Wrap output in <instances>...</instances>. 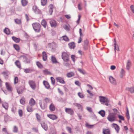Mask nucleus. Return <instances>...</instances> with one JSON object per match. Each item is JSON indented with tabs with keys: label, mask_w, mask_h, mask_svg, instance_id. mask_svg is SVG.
Returning a JSON list of instances; mask_svg holds the SVG:
<instances>
[{
	"label": "nucleus",
	"mask_w": 134,
	"mask_h": 134,
	"mask_svg": "<svg viewBox=\"0 0 134 134\" xmlns=\"http://www.w3.org/2000/svg\"><path fill=\"white\" fill-rule=\"evenodd\" d=\"M39 104L41 108L42 109H44L47 107V105L45 104L44 102L43 101L40 102Z\"/></svg>",
	"instance_id": "nucleus-12"
},
{
	"label": "nucleus",
	"mask_w": 134,
	"mask_h": 134,
	"mask_svg": "<svg viewBox=\"0 0 134 134\" xmlns=\"http://www.w3.org/2000/svg\"><path fill=\"white\" fill-rule=\"evenodd\" d=\"M131 10L132 12L134 14V6L131 5L130 6Z\"/></svg>",
	"instance_id": "nucleus-64"
},
{
	"label": "nucleus",
	"mask_w": 134,
	"mask_h": 134,
	"mask_svg": "<svg viewBox=\"0 0 134 134\" xmlns=\"http://www.w3.org/2000/svg\"><path fill=\"white\" fill-rule=\"evenodd\" d=\"M36 117L37 118V120L39 121H40L41 120V117L40 115L38 113L36 114Z\"/></svg>",
	"instance_id": "nucleus-53"
},
{
	"label": "nucleus",
	"mask_w": 134,
	"mask_h": 134,
	"mask_svg": "<svg viewBox=\"0 0 134 134\" xmlns=\"http://www.w3.org/2000/svg\"><path fill=\"white\" fill-rule=\"evenodd\" d=\"M125 71L124 70L122 69H121L120 71V73L121 75H122V76H123L124 75H125Z\"/></svg>",
	"instance_id": "nucleus-56"
},
{
	"label": "nucleus",
	"mask_w": 134,
	"mask_h": 134,
	"mask_svg": "<svg viewBox=\"0 0 134 134\" xmlns=\"http://www.w3.org/2000/svg\"><path fill=\"white\" fill-rule=\"evenodd\" d=\"M66 75L68 77H70L74 76L75 75V74L73 72H70L67 73Z\"/></svg>",
	"instance_id": "nucleus-23"
},
{
	"label": "nucleus",
	"mask_w": 134,
	"mask_h": 134,
	"mask_svg": "<svg viewBox=\"0 0 134 134\" xmlns=\"http://www.w3.org/2000/svg\"><path fill=\"white\" fill-rule=\"evenodd\" d=\"M32 26L35 32H38L40 31L41 25L39 23H34L32 24Z\"/></svg>",
	"instance_id": "nucleus-1"
},
{
	"label": "nucleus",
	"mask_w": 134,
	"mask_h": 134,
	"mask_svg": "<svg viewBox=\"0 0 134 134\" xmlns=\"http://www.w3.org/2000/svg\"><path fill=\"white\" fill-rule=\"evenodd\" d=\"M21 2L22 5L24 6H26L28 3V2L26 0H21Z\"/></svg>",
	"instance_id": "nucleus-31"
},
{
	"label": "nucleus",
	"mask_w": 134,
	"mask_h": 134,
	"mask_svg": "<svg viewBox=\"0 0 134 134\" xmlns=\"http://www.w3.org/2000/svg\"><path fill=\"white\" fill-rule=\"evenodd\" d=\"M49 23L52 27H55L58 26V24L56 21L54 20H51L49 21Z\"/></svg>",
	"instance_id": "nucleus-7"
},
{
	"label": "nucleus",
	"mask_w": 134,
	"mask_h": 134,
	"mask_svg": "<svg viewBox=\"0 0 134 134\" xmlns=\"http://www.w3.org/2000/svg\"><path fill=\"white\" fill-rule=\"evenodd\" d=\"M41 4L43 6L47 4V0H41Z\"/></svg>",
	"instance_id": "nucleus-44"
},
{
	"label": "nucleus",
	"mask_w": 134,
	"mask_h": 134,
	"mask_svg": "<svg viewBox=\"0 0 134 134\" xmlns=\"http://www.w3.org/2000/svg\"><path fill=\"white\" fill-rule=\"evenodd\" d=\"M2 106L5 109L7 110L8 107V103L4 102L2 104Z\"/></svg>",
	"instance_id": "nucleus-24"
},
{
	"label": "nucleus",
	"mask_w": 134,
	"mask_h": 134,
	"mask_svg": "<svg viewBox=\"0 0 134 134\" xmlns=\"http://www.w3.org/2000/svg\"><path fill=\"white\" fill-rule=\"evenodd\" d=\"M88 47V45H84L83 48L84 50H87Z\"/></svg>",
	"instance_id": "nucleus-57"
},
{
	"label": "nucleus",
	"mask_w": 134,
	"mask_h": 134,
	"mask_svg": "<svg viewBox=\"0 0 134 134\" xmlns=\"http://www.w3.org/2000/svg\"><path fill=\"white\" fill-rule=\"evenodd\" d=\"M65 111L67 113L71 115L74 114V111L71 108H65Z\"/></svg>",
	"instance_id": "nucleus-9"
},
{
	"label": "nucleus",
	"mask_w": 134,
	"mask_h": 134,
	"mask_svg": "<svg viewBox=\"0 0 134 134\" xmlns=\"http://www.w3.org/2000/svg\"><path fill=\"white\" fill-rule=\"evenodd\" d=\"M18 129L16 126H15L13 128V132L14 133H17L18 132Z\"/></svg>",
	"instance_id": "nucleus-49"
},
{
	"label": "nucleus",
	"mask_w": 134,
	"mask_h": 134,
	"mask_svg": "<svg viewBox=\"0 0 134 134\" xmlns=\"http://www.w3.org/2000/svg\"><path fill=\"white\" fill-rule=\"evenodd\" d=\"M20 59L23 62L26 63H29L30 62V60L29 58H27L25 56H21L20 57Z\"/></svg>",
	"instance_id": "nucleus-6"
},
{
	"label": "nucleus",
	"mask_w": 134,
	"mask_h": 134,
	"mask_svg": "<svg viewBox=\"0 0 134 134\" xmlns=\"http://www.w3.org/2000/svg\"><path fill=\"white\" fill-rule=\"evenodd\" d=\"M16 66L20 69L21 68V65L20 62L19 60H16L15 63Z\"/></svg>",
	"instance_id": "nucleus-26"
},
{
	"label": "nucleus",
	"mask_w": 134,
	"mask_h": 134,
	"mask_svg": "<svg viewBox=\"0 0 134 134\" xmlns=\"http://www.w3.org/2000/svg\"><path fill=\"white\" fill-rule=\"evenodd\" d=\"M43 84L46 88L49 89L50 88V86L49 85L47 81H44Z\"/></svg>",
	"instance_id": "nucleus-29"
},
{
	"label": "nucleus",
	"mask_w": 134,
	"mask_h": 134,
	"mask_svg": "<svg viewBox=\"0 0 134 134\" xmlns=\"http://www.w3.org/2000/svg\"><path fill=\"white\" fill-rule=\"evenodd\" d=\"M118 118L121 120L124 121V117L121 115H118Z\"/></svg>",
	"instance_id": "nucleus-55"
},
{
	"label": "nucleus",
	"mask_w": 134,
	"mask_h": 134,
	"mask_svg": "<svg viewBox=\"0 0 134 134\" xmlns=\"http://www.w3.org/2000/svg\"><path fill=\"white\" fill-rule=\"evenodd\" d=\"M99 97L100 98L99 100L100 102L104 103L106 105H108V103L109 102V100L107 98L103 96H100Z\"/></svg>",
	"instance_id": "nucleus-5"
},
{
	"label": "nucleus",
	"mask_w": 134,
	"mask_h": 134,
	"mask_svg": "<svg viewBox=\"0 0 134 134\" xmlns=\"http://www.w3.org/2000/svg\"><path fill=\"white\" fill-rule=\"evenodd\" d=\"M56 79L58 82H59L61 83L64 84L65 83L63 78L58 77L56 78Z\"/></svg>",
	"instance_id": "nucleus-13"
},
{
	"label": "nucleus",
	"mask_w": 134,
	"mask_h": 134,
	"mask_svg": "<svg viewBox=\"0 0 134 134\" xmlns=\"http://www.w3.org/2000/svg\"><path fill=\"white\" fill-rule=\"evenodd\" d=\"M79 31V34L80 35V37H79V39H78V43H79L81 42L82 39L81 38V37L83 36V35L82 34V30L81 29H80Z\"/></svg>",
	"instance_id": "nucleus-14"
},
{
	"label": "nucleus",
	"mask_w": 134,
	"mask_h": 134,
	"mask_svg": "<svg viewBox=\"0 0 134 134\" xmlns=\"http://www.w3.org/2000/svg\"><path fill=\"white\" fill-rule=\"evenodd\" d=\"M31 88L33 90H35L36 87V85L35 81L32 80H30L28 82Z\"/></svg>",
	"instance_id": "nucleus-4"
},
{
	"label": "nucleus",
	"mask_w": 134,
	"mask_h": 134,
	"mask_svg": "<svg viewBox=\"0 0 134 134\" xmlns=\"http://www.w3.org/2000/svg\"><path fill=\"white\" fill-rule=\"evenodd\" d=\"M82 4L81 3L79 4L78 5V8L80 10H81L82 9V8L81 7Z\"/></svg>",
	"instance_id": "nucleus-59"
},
{
	"label": "nucleus",
	"mask_w": 134,
	"mask_h": 134,
	"mask_svg": "<svg viewBox=\"0 0 134 134\" xmlns=\"http://www.w3.org/2000/svg\"><path fill=\"white\" fill-rule=\"evenodd\" d=\"M43 72L44 73L45 75H49L51 74V72L46 69H45V70H43Z\"/></svg>",
	"instance_id": "nucleus-43"
},
{
	"label": "nucleus",
	"mask_w": 134,
	"mask_h": 134,
	"mask_svg": "<svg viewBox=\"0 0 134 134\" xmlns=\"http://www.w3.org/2000/svg\"><path fill=\"white\" fill-rule=\"evenodd\" d=\"M41 24L42 26L44 28H46L47 26V22L45 20L43 19L41 21Z\"/></svg>",
	"instance_id": "nucleus-21"
},
{
	"label": "nucleus",
	"mask_w": 134,
	"mask_h": 134,
	"mask_svg": "<svg viewBox=\"0 0 134 134\" xmlns=\"http://www.w3.org/2000/svg\"><path fill=\"white\" fill-rule=\"evenodd\" d=\"M66 129L67 131L69 132L70 133H71V128L69 127H66Z\"/></svg>",
	"instance_id": "nucleus-58"
},
{
	"label": "nucleus",
	"mask_w": 134,
	"mask_h": 134,
	"mask_svg": "<svg viewBox=\"0 0 134 134\" xmlns=\"http://www.w3.org/2000/svg\"><path fill=\"white\" fill-rule=\"evenodd\" d=\"M18 82V78L17 77H15L14 79V84H16Z\"/></svg>",
	"instance_id": "nucleus-52"
},
{
	"label": "nucleus",
	"mask_w": 134,
	"mask_h": 134,
	"mask_svg": "<svg viewBox=\"0 0 134 134\" xmlns=\"http://www.w3.org/2000/svg\"><path fill=\"white\" fill-rule=\"evenodd\" d=\"M13 40L16 43H19L20 41V39L18 38H17L15 36H13L12 37Z\"/></svg>",
	"instance_id": "nucleus-22"
},
{
	"label": "nucleus",
	"mask_w": 134,
	"mask_h": 134,
	"mask_svg": "<svg viewBox=\"0 0 134 134\" xmlns=\"http://www.w3.org/2000/svg\"><path fill=\"white\" fill-rule=\"evenodd\" d=\"M126 90L130 91L131 93H134V87H133L131 88H127Z\"/></svg>",
	"instance_id": "nucleus-30"
},
{
	"label": "nucleus",
	"mask_w": 134,
	"mask_h": 134,
	"mask_svg": "<svg viewBox=\"0 0 134 134\" xmlns=\"http://www.w3.org/2000/svg\"><path fill=\"white\" fill-rule=\"evenodd\" d=\"M61 39L62 40L65 41H68L69 40L68 37L66 36H63L61 38Z\"/></svg>",
	"instance_id": "nucleus-40"
},
{
	"label": "nucleus",
	"mask_w": 134,
	"mask_h": 134,
	"mask_svg": "<svg viewBox=\"0 0 134 134\" xmlns=\"http://www.w3.org/2000/svg\"><path fill=\"white\" fill-rule=\"evenodd\" d=\"M5 86L7 89L8 91L11 92L12 90V88L11 86L8 82L5 83Z\"/></svg>",
	"instance_id": "nucleus-11"
},
{
	"label": "nucleus",
	"mask_w": 134,
	"mask_h": 134,
	"mask_svg": "<svg viewBox=\"0 0 134 134\" xmlns=\"http://www.w3.org/2000/svg\"><path fill=\"white\" fill-rule=\"evenodd\" d=\"M78 71L80 72L83 75H85L87 74V73L84 70H82L81 69H78Z\"/></svg>",
	"instance_id": "nucleus-41"
},
{
	"label": "nucleus",
	"mask_w": 134,
	"mask_h": 134,
	"mask_svg": "<svg viewBox=\"0 0 134 134\" xmlns=\"http://www.w3.org/2000/svg\"><path fill=\"white\" fill-rule=\"evenodd\" d=\"M13 47L17 51H19L20 50L19 46L17 44H14L13 45Z\"/></svg>",
	"instance_id": "nucleus-34"
},
{
	"label": "nucleus",
	"mask_w": 134,
	"mask_h": 134,
	"mask_svg": "<svg viewBox=\"0 0 134 134\" xmlns=\"http://www.w3.org/2000/svg\"><path fill=\"white\" fill-rule=\"evenodd\" d=\"M109 81L112 84L115 85L116 84V80L112 76H110L109 77Z\"/></svg>",
	"instance_id": "nucleus-8"
},
{
	"label": "nucleus",
	"mask_w": 134,
	"mask_h": 134,
	"mask_svg": "<svg viewBox=\"0 0 134 134\" xmlns=\"http://www.w3.org/2000/svg\"><path fill=\"white\" fill-rule=\"evenodd\" d=\"M49 12L50 14L51 15L53 11V5L50 4L49 5Z\"/></svg>",
	"instance_id": "nucleus-28"
},
{
	"label": "nucleus",
	"mask_w": 134,
	"mask_h": 134,
	"mask_svg": "<svg viewBox=\"0 0 134 134\" xmlns=\"http://www.w3.org/2000/svg\"><path fill=\"white\" fill-rule=\"evenodd\" d=\"M75 83L76 85L79 86H80L81 84L79 81H76L75 82Z\"/></svg>",
	"instance_id": "nucleus-62"
},
{
	"label": "nucleus",
	"mask_w": 134,
	"mask_h": 134,
	"mask_svg": "<svg viewBox=\"0 0 134 134\" xmlns=\"http://www.w3.org/2000/svg\"><path fill=\"white\" fill-rule=\"evenodd\" d=\"M73 105L77 107H78V109H81L82 108V106L81 105L79 104L76 103H73Z\"/></svg>",
	"instance_id": "nucleus-27"
},
{
	"label": "nucleus",
	"mask_w": 134,
	"mask_h": 134,
	"mask_svg": "<svg viewBox=\"0 0 134 134\" xmlns=\"http://www.w3.org/2000/svg\"><path fill=\"white\" fill-rule=\"evenodd\" d=\"M32 9L36 13H37L39 11V9L37 8V6L34 5Z\"/></svg>",
	"instance_id": "nucleus-33"
},
{
	"label": "nucleus",
	"mask_w": 134,
	"mask_h": 134,
	"mask_svg": "<svg viewBox=\"0 0 134 134\" xmlns=\"http://www.w3.org/2000/svg\"><path fill=\"white\" fill-rule=\"evenodd\" d=\"M19 115L20 117L22 116L23 114V110L21 109H19L18 111Z\"/></svg>",
	"instance_id": "nucleus-50"
},
{
	"label": "nucleus",
	"mask_w": 134,
	"mask_h": 134,
	"mask_svg": "<svg viewBox=\"0 0 134 134\" xmlns=\"http://www.w3.org/2000/svg\"><path fill=\"white\" fill-rule=\"evenodd\" d=\"M87 91L89 94L91 96H94L93 94L92 93L90 90H88Z\"/></svg>",
	"instance_id": "nucleus-60"
},
{
	"label": "nucleus",
	"mask_w": 134,
	"mask_h": 134,
	"mask_svg": "<svg viewBox=\"0 0 134 134\" xmlns=\"http://www.w3.org/2000/svg\"><path fill=\"white\" fill-rule=\"evenodd\" d=\"M4 32L6 34L9 35L10 34V31L9 29L8 28H6L4 30Z\"/></svg>",
	"instance_id": "nucleus-32"
},
{
	"label": "nucleus",
	"mask_w": 134,
	"mask_h": 134,
	"mask_svg": "<svg viewBox=\"0 0 134 134\" xmlns=\"http://www.w3.org/2000/svg\"><path fill=\"white\" fill-rule=\"evenodd\" d=\"M36 64L37 66L40 68H42L43 67V66L39 62H36Z\"/></svg>",
	"instance_id": "nucleus-48"
},
{
	"label": "nucleus",
	"mask_w": 134,
	"mask_h": 134,
	"mask_svg": "<svg viewBox=\"0 0 134 134\" xmlns=\"http://www.w3.org/2000/svg\"><path fill=\"white\" fill-rule=\"evenodd\" d=\"M20 102L22 104H25V98L24 97H22L20 100Z\"/></svg>",
	"instance_id": "nucleus-37"
},
{
	"label": "nucleus",
	"mask_w": 134,
	"mask_h": 134,
	"mask_svg": "<svg viewBox=\"0 0 134 134\" xmlns=\"http://www.w3.org/2000/svg\"><path fill=\"white\" fill-rule=\"evenodd\" d=\"M35 102L33 98H31L30 100L29 104L31 106H33L35 104Z\"/></svg>",
	"instance_id": "nucleus-25"
},
{
	"label": "nucleus",
	"mask_w": 134,
	"mask_h": 134,
	"mask_svg": "<svg viewBox=\"0 0 134 134\" xmlns=\"http://www.w3.org/2000/svg\"><path fill=\"white\" fill-rule=\"evenodd\" d=\"M62 57L64 61L65 62H67L69 60V56L66 52H64L62 53Z\"/></svg>",
	"instance_id": "nucleus-3"
},
{
	"label": "nucleus",
	"mask_w": 134,
	"mask_h": 134,
	"mask_svg": "<svg viewBox=\"0 0 134 134\" xmlns=\"http://www.w3.org/2000/svg\"><path fill=\"white\" fill-rule=\"evenodd\" d=\"M42 127L46 131H47L48 129V127L46 124H44L42 125Z\"/></svg>",
	"instance_id": "nucleus-51"
},
{
	"label": "nucleus",
	"mask_w": 134,
	"mask_h": 134,
	"mask_svg": "<svg viewBox=\"0 0 134 134\" xmlns=\"http://www.w3.org/2000/svg\"><path fill=\"white\" fill-rule=\"evenodd\" d=\"M43 59L44 61H46L47 59V56L46 52L44 51L42 52Z\"/></svg>",
	"instance_id": "nucleus-17"
},
{
	"label": "nucleus",
	"mask_w": 134,
	"mask_h": 134,
	"mask_svg": "<svg viewBox=\"0 0 134 134\" xmlns=\"http://www.w3.org/2000/svg\"><path fill=\"white\" fill-rule=\"evenodd\" d=\"M27 111L29 112H31L33 111L32 107L30 106H28L27 107Z\"/></svg>",
	"instance_id": "nucleus-45"
},
{
	"label": "nucleus",
	"mask_w": 134,
	"mask_h": 134,
	"mask_svg": "<svg viewBox=\"0 0 134 134\" xmlns=\"http://www.w3.org/2000/svg\"><path fill=\"white\" fill-rule=\"evenodd\" d=\"M47 116L52 120H56L58 118L57 116L54 114H48Z\"/></svg>",
	"instance_id": "nucleus-10"
},
{
	"label": "nucleus",
	"mask_w": 134,
	"mask_h": 134,
	"mask_svg": "<svg viewBox=\"0 0 134 134\" xmlns=\"http://www.w3.org/2000/svg\"><path fill=\"white\" fill-rule=\"evenodd\" d=\"M85 125L88 128H92L94 125H90L88 123H86Z\"/></svg>",
	"instance_id": "nucleus-47"
},
{
	"label": "nucleus",
	"mask_w": 134,
	"mask_h": 134,
	"mask_svg": "<svg viewBox=\"0 0 134 134\" xmlns=\"http://www.w3.org/2000/svg\"><path fill=\"white\" fill-rule=\"evenodd\" d=\"M113 126L114 127L115 129L116 130L118 133L120 128L118 125L115 124H113Z\"/></svg>",
	"instance_id": "nucleus-20"
},
{
	"label": "nucleus",
	"mask_w": 134,
	"mask_h": 134,
	"mask_svg": "<svg viewBox=\"0 0 134 134\" xmlns=\"http://www.w3.org/2000/svg\"><path fill=\"white\" fill-rule=\"evenodd\" d=\"M15 23L18 24H20L21 23V21L20 19H16L14 20Z\"/></svg>",
	"instance_id": "nucleus-46"
},
{
	"label": "nucleus",
	"mask_w": 134,
	"mask_h": 134,
	"mask_svg": "<svg viewBox=\"0 0 134 134\" xmlns=\"http://www.w3.org/2000/svg\"><path fill=\"white\" fill-rule=\"evenodd\" d=\"M51 60L54 63H58L55 58L53 56L51 57Z\"/></svg>",
	"instance_id": "nucleus-35"
},
{
	"label": "nucleus",
	"mask_w": 134,
	"mask_h": 134,
	"mask_svg": "<svg viewBox=\"0 0 134 134\" xmlns=\"http://www.w3.org/2000/svg\"><path fill=\"white\" fill-rule=\"evenodd\" d=\"M131 65V61L129 60H127L126 65V69L129 70L130 68Z\"/></svg>",
	"instance_id": "nucleus-15"
},
{
	"label": "nucleus",
	"mask_w": 134,
	"mask_h": 134,
	"mask_svg": "<svg viewBox=\"0 0 134 134\" xmlns=\"http://www.w3.org/2000/svg\"><path fill=\"white\" fill-rule=\"evenodd\" d=\"M78 95L79 97L82 98H83L84 97V96L82 93L80 92H79L78 93Z\"/></svg>",
	"instance_id": "nucleus-54"
},
{
	"label": "nucleus",
	"mask_w": 134,
	"mask_h": 134,
	"mask_svg": "<svg viewBox=\"0 0 134 134\" xmlns=\"http://www.w3.org/2000/svg\"><path fill=\"white\" fill-rule=\"evenodd\" d=\"M51 80L52 84L53 85H54L55 82V81L54 78L53 77H51Z\"/></svg>",
	"instance_id": "nucleus-61"
},
{
	"label": "nucleus",
	"mask_w": 134,
	"mask_h": 134,
	"mask_svg": "<svg viewBox=\"0 0 134 134\" xmlns=\"http://www.w3.org/2000/svg\"><path fill=\"white\" fill-rule=\"evenodd\" d=\"M45 103L46 102V104L49 103L51 102V100L49 99L48 98H45L43 101Z\"/></svg>",
	"instance_id": "nucleus-38"
},
{
	"label": "nucleus",
	"mask_w": 134,
	"mask_h": 134,
	"mask_svg": "<svg viewBox=\"0 0 134 134\" xmlns=\"http://www.w3.org/2000/svg\"><path fill=\"white\" fill-rule=\"evenodd\" d=\"M99 114H100L102 117L104 116L105 114V112L103 110H101L99 111L98 112Z\"/></svg>",
	"instance_id": "nucleus-36"
},
{
	"label": "nucleus",
	"mask_w": 134,
	"mask_h": 134,
	"mask_svg": "<svg viewBox=\"0 0 134 134\" xmlns=\"http://www.w3.org/2000/svg\"><path fill=\"white\" fill-rule=\"evenodd\" d=\"M116 117L115 114L111 113L109 114L107 117V119L109 121L112 122L115 120Z\"/></svg>",
	"instance_id": "nucleus-2"
},
{
	"label": "nucleus",
	"mask_w": 134,
	"mask_h": 134,
	"mask_svg": "<svg viewBox=\"0 0 134 134\" xmlns=\"http://www.w3.org/2000/svg\"><path fill=\"white\" fill-rule=\"evenodd\" d=\"M69 48L70 49H74L75 47V45L74 42H72L68 44Z\"/></svg>",
	"instance_id": "nucleus-18"
},
{
	"label": "nucleus",
	"mask_w": 134,
	"mask_h": 134,
	"mask_svg": "<svg viewBox=\"0 0 134 134\" xmlns=\"http://www.w3.org/2000/svg\"><path fill=\"white\" fill-rule=\"evenodd\" d=\"M24 72L26 73H30L32 71L31 69H24Z\"/></svg>",
	"instance_id": "nucleus-39"
},
{
	"label": "nucleus",
	"mask_w": 134,
	"mask_h": 134,
	"mask_svg": "<svg viewBox=\"0 0 134 134\" xmlns=\"http://www.w3.org/2000/svg\"><path fill=\"white\" fill-rule=\"evenodd\" d=\"M103 133L104 134H110V130L109 129H103Z\"/></svg>",
	"instance_id": "nucleus-16"
},
{
	"label": "nucleus",
	"mask_w": 134,
	"mask_h": 134,
	"mask_svg": "<svg viewBox=\"0 0 134 134\" xmlns=\"http://www.w3.org/2000/svg\"><path fill=\"white\" fill-rule=\"evenodd\" d=\"M84 45H88L89 42L87 40H86L84 41Z\"/></svg>",
	"instance_id": "nucleus-63"
},
{
	"label": "nucleus",
	"mask_w": 134,
	"mask_h": 134,
	"mask_svg": "<svg viewBox=\"0 0 134 134\" xmlns=\"http://www.w3.org/2000/svg\"><path fill=\"white\" fill-rule=\"evenodd\" d=\"M50 110L51 111H54L55 110V107L53 103H51L49 106Z\"/></svg>",
	"instance_id": "nucleus-19"
},
{
	"label": "nucleus",
	"mask_w": 134,
	"mask_h": 134,
	"mask_svg": "<svg viewBox=\"0 0 134 134\" xmlns=\"http://www.w3.org/2000/svg\"><path fill=\"white\" fill-rule=\"evenodd\" d=\"M49 134H56L55 130L54 129H51L49 132Z\"/></svg>",
	"instance_id": "nucleus-42"
}]
</instances>
